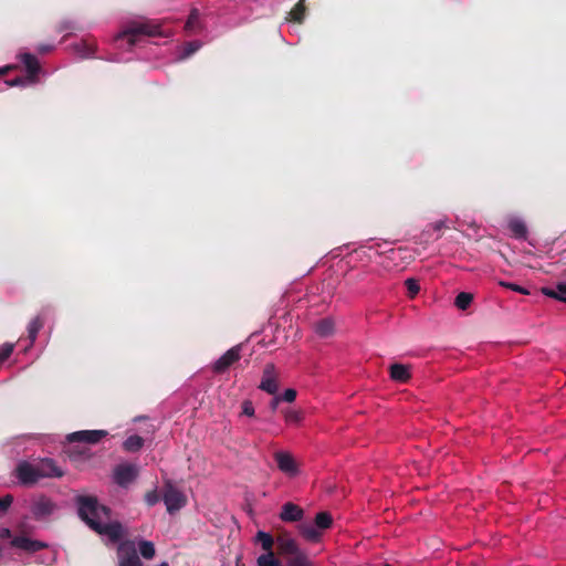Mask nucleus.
Here are the masks:
<instances>
[{"mask_svg":"<svg viewBox=\"0 0 566 566\" xmlns=\"http://www.w3.org/2000/svg\"><path fill=\"white\" fill-rule=\"evenodd\" d=\"M158 566H169L167 562H163L161 564H159Z\"/></svg>","mask_w":566,"mask_h":566,"instance_id":"obj_48","label":"nucleus"},{"mask_svg":"<svg viewBox=\"0 0 566 566\" xmlns=\"http://www.w3.org/2000/svg\"><path fill=\"white\" fill-rule=\"evenodd\" d=\"M40 480L45 478H62L64 472L59 468L54 460L43 459L35 463Z\"/></svg>","mask_w":566,"mask_h":566,"instance_id":"obj_11","label":"nucleus"},{"mask_svg":"<svg viewBox=\"0 0 566 566\" xmlns=\"http://www.w3.org/2000/svg\"><path fill=\"white\" fill-rule=\"evenodd\" d=\"M502 286L506 287V289H510L512 291H515V292H518L521 294H528V291L521 286V285H517V284H514V283H510V282H501L500 283Z\"/></svg>","mask_w":566,"mask_h":566,"instance_id":"obj_39","label":"nucleus"},{"mask_svg":"<svg viewBox=\"0 0 566 566\" xmlns=\"http://www.w3.org/2000/svg\"><path fill=\"white\" fill-rule=\"evenodd\" d=\"M334 329V321L328 317L322 318L315 324V332L321 337H328L333 335Z\"/></svg>","mask_w":566,"mask_h":566,"instance_id":"obj_21","label":"nucleus"},{"mask_svg":"<svg viewBox=\"0 0 566 566\" xmlns=\"http://www.w3.org/2000/svg\"><path fill=\"white\" fill-rule=\"evenodd\" d=\"M507 227L516 239H524L527 234V228L521 219H511Z\"/></svg>","mask_w":566,"mask_h":566,"instance_id":"obj_22","label":"nucleus"},{"mask_svg":"<svg viewBox=\"0 0 566 566\" xmlns=\"http://www.w3.org/2000/svg\"><path fill=\"white\" fill-rule=\"evenodd\" d=\"M11 537V531L7 527L0 528V539H7Z\"/></svg>","mask_w":566,"mask_h":566,"instance_id":"obj_42","label":"nucleus"},{"mask_svg":"<svg viewBox=\"0 0 566 566\" xmlns=\"http://www.w3.org/2000/svg\"><path fill=\"white\" fill-rule=\"evenodd\" d=\"M11 545L13 547H17V548H20V549H23L27 552H38V551L46 547V545L44 543H42L40 541H33L25 536H15L14 538H12Z\"/></svg>","mask_w":566,"mask_h":566,"instance_id":"obj_15","label":"nucleus"},{"mask_svg":"<svg viewBox=\"0 0 566 566\" xmlns=\"http://www.w3.org/2000/svg\"><path fill=\"white\" fill-rule=\"evenodd\" d=\"M280 401H282V400H281V398H280V396H275V397L271 400V402H270V407H271V409H272L273 411H274V410H276V408H277V406H279Z\"/></svg>","mask_w":566,"mask_h":566,"instance_id":"obj_44","label":"nucleus"},{"mask_svg":"<svg viewBox=\"0 0 566 566\" xmlns=\"http://www.w3.org/2000/svg\"><path fill=\"white\" fill-rule=\"evenodd\" d=\"M473 301V295L471 293H468V292H461L459 293L457 296H455V300H454V305L461 310V311H465L470 304L472 303Z\"/></svg>","mask_w":566,"mask_h":566,"instance_id":"obj_28","label":"nucleus"},{"mask_svg":"<svg viewBox=\"0 0 566 566\" xmlns=\"http://www.w3.org/2000/svg\"><path fill=\"white\" fill-rule=\"evenodd\" d=\"M307 557L306 553L297 546L293 553L285 556L289 566H300L302 562Z\"/></svg>","mask_w":566,"mask_h":566,"instance_id":"obj_25","label":"nucleus"},{"mask_svg":"<svg viewBox=\"0 0 566 566\" xmlns=\"http://www.w3.org/2000/svg\"><path fill=\"white\" fill-rule=\"evenodd\" d=\"M55 509L56 505L54 502L46 496H40L31 504V513L35 520H42L50 516Z\"/></svg>","mask_w":566,"mask_h":566,"instance_id":"obj_10","label":"nucleus"},{"mask_svg":"<svg viewBox=\"0 0 566 566\" xmlns=\"http://www.w3.org/2000/svg\"><path fill=\"white\" fill-rule=\"evenodd\" d=\"M77 514L90 528L101 535H106L116 542L123 536V526L119 522H111V509L101 504L96 496L78 495L75 499Z\"/></svg>","mask_w":566,"mask_h":566,"instance_id":"obj_1","label":"nucleus"},{"mask_svg":"<svg viewBox=\"0 0 566 566\" xmlns=\"http://www.w3.org/2000/svg\"><path fill=\"white\" fill-rule=\"evenodd\" d=\"M159 34H161L160 25L155 22L147 21L137 23L134 27L125 30L124 32L119 33L115 40L116 42L126 41L128 48H130L135 44L137 35L155 36Z\"/></svg>","mask_w":566,"mask_h":566,"instance_id":"obj_3","label":"nucleus"},{"mask_svg":"<svg viewBox=\"0 0 566 566\" xmlns=\"http://www.w3.org/2000/svg\"><path fill=\"white\" fill-rule=\"evenodd\" d=\"M382 566H391V565H389V564H385V565H382Z\"/></svg>","mask_w":566,"mask_h":566,"instance_id":"obj_49","label":"nucleus"},{"mask_svg":"<svg viewBox=\"0 0 566 566\" xmlns=\"http://www.w3.org/2000/svg\"><path fill=\"white\" fill-rule=\"evenodd\" d=\"M284 417L289 423H298L303 419L302 412L293 409L286 410Z\"/></svg>","mask_w":566,"mask_h":566,"instance_id":"obj_34","label":"nucleus"},{"mask_svg":"<svg viewBox=\"0 0 566 566\" xmlns=\"http://www.w3.org/2000/svg\"><path fill=\"white\" fill-rule=\"evenodd\" d=\"M298 546L296 541L292 538L287 534H281L276 537V548L277 553L285 557L290 553H293V551Z\"/></svg>","mask_w":566,"mask_h":566,"instance_id":"obj_16","label":"nucleus"},{"mask_svg":"<svg viewBox=\"0 0 566 566\" xmlns=\"http://www.w3.org/2000/svg\"><path fill=\"white\" fill-rule=\"evenodd\" d=\"M306 0H298L293 9L287 13L286 20L294 23H303L306 14Z\"/></svg>","mask_w":566,"mask_h":566,"instance_id":"obj_18","label":"nucleus"},{"mask_svg":"<svg viewBox=\"0 0 566 566\" xmlns=\"http://www.w3.org/2000/svg\"><path fill=\"white\" fill-rule=\"evenodd\" d=\"M144 442L140 436L132 434L123 442V449L126 452H138L143 448Z\"/></svg>","mask_w":566,"mask_h":566,"instance_id":"obj_23","label":"nucleus"},{"mask_svg":"<svg viewBox=\"0 0 566 566\" xmlns=\"http://www.w3.org/2000/svg\"><path fill=\"white\" fill-rule=\"evenodd\" d=\"M72 30H78L76 22L72 19H64L61 22H59L55 27V31L59 33Z\"/></svg>","mask_w":566,"mask_h":566,"instance_id":"obj_33","label":"nucleus"},{"mask_svg":"<svg viewBox=\"0 0 566 566\" xmlns=\"http://www.w3.org/2000/svg\"><path fill=\"white\" fill-rule=\"evenodd\" d=\"M304 517V510L292 503L286 502L282 505V510L280 513V518L283 522H300Z\"/></svg>","mask_w":566,"mask_h":566,"instance_id":"obj_13","label":"nucleus"},{"mask_svg":"<svg viewBox=\"0 0 566 566\" xmlns=\"http://www.w3.org/2000/svg\"><path fill=\"white\" fill-rule=\"evenodd\" d=\"M277 468L291 476L297 473V465L294 458L289 452H276L274 454Z\"/></svg>","mask_w":566,"mask_h":566,"instance_id":"obj_12","label":"nucleus"},{"mask_svg":"<svg viewBox=\"0 0 566 566\" xmlns=\"http://www.w3.org/2000/svg\"><path fill=\"white\" fill-rule=\"evenodd\" d=\"M201 48V43L199 41H190L185 43L182 48V52L180 54L181 59H188L193 53H196Z\"/></svg>","mask_w":566,"mask_h":566,"instance_id":"obj_32","label":"nucleus"},{"mask_svg":"<svg viewBox=\"0 0 566 566\" xmlns=\"http://www.w3.org/2000/svg\"><path fill=\"white\" fill-rule=\"evenodd\" d=\"M138 475V470L134 464H119L114 469V480L122 486L126 488Z\"/></svg>","mask_w":566,"mask_h":566,"instance_id":"obj_9","label":"nucleus"},{"mask_svg":"<svg viewBox=\"0 0 566 566\" xmlns=\"http://www.w3.org/2000/svg\"><path fill=\"white\" fill-rule=\"evenodd\" d=\"M544 294L566 303V283H558L555 289H544Z\"/></svg>","mask_w":566,"mask_h":566,"instance_id":"obj_24","label":"nucleus"},{"mask_svg":"<svg viewBox=\"0 0 566 566\" xmlns=\"http://www.w3.org/2000/svg\"><path fill=\"white\" fill-rule=\"evenodd\" d=\"M235 566H245V565L243 563H240V560L238 559Z\"/></svg>","mask_w":566,"mask_h":566,"instance_id":"obj_47","label":"nucleus"},{"mask_svg":"<svg viewBox=\"0 0 566 566\" xmlns=\"http://www.w3.org/2000/svg\"><path fill=\"white\" fill-rule=\"evenodd\" d=\"M118 566H143L132 541L123 542L117 548Z\"/></svg>","mask_w":566,"mask_h":566,"instance_id":"obj_5","label":"nucleus"},{"mask_svg":"<svg viewBox=\"0 0 566 566\" xmlns=\"http://www.w3.org/2000/svg\"><path fill=\"white\" fill-rule=\"evenodd\" d=\"M52 50H53V46H52V45H49V44H42V45H40V46L38 48V51H39L40 53H48V52H50V51H52Z\"/></svg>","mask_w":566,"mask_h":566,"instance_id":"obj_45","label":"nucleus"},{"mask_svg":"<svg viewBox=\"0 0 566 566\" xmlns=\"http://www.w3.org/2000/svg\"><path fill=\"white\" fill-rule=\"evenodd\" d=\"M159 494L156 490H151L145 494V502L148 506H154L159 502Z\"/></svg>","mask_w":566,"mask_h":566,"instance_id":"obj_37","label":"nucleus"},{"mask_svg":"<svg viewBox=\"0 0 566 566\" xmlns=\"http://www.w3.org/2000/svg\"><path fill=\"white\" fill-rule=\"evenodd\" d=\"M108 434L106 430H82L75 431L66 436V440L70 444L75 442H83L88 444H95ZM65 453L73 462H80L91 457L88 449L84 447L67 446L65 447Z\"/></svg>","mask_w":566,"mask_h":566,"instance_id":"obj_2","label":"nucleus"},{"mask_svg":"<svg viewBox=\"0 0 566 566\" xmlns=\"http://www.w3.org/2000/svg\"><path fill=\"white\" fill-rule=\"evenodd\" d=\"M9 67L0 69V77L8 72Z\"/></svg>","mask_w":566,"mask_h":566,"instance_id":"obj_46","label":"nucleus"},{"mask_svg":"<svg viewBox=\"0 0 566 566\" xmlns=\"http://www.w3.org/2000/svg\"><path fill=\"white\" fill-rule=\"evenodd\" d=\"M259 388L270 395H275L277 392L279 380L274 364L270 363L264 366Z\"/></svg>","mask_w":566,"mask_h":566,"instance_id":"obj_7","label":"nucleus"},{"mask_svg":"<svg viewBox=\"0 0 566 566\" xmlns=\"http://www.w3.org/2000/svg\"><path fill=\"white\" fill-rule=\"evenodd\" d=\"M21 62L27 70V80L31 83L36 81L38 74L41 71L40 63L35 55L31 53L21 54Z\"/></svg>","mask_w":566,"mask_h":566,"instance_id":"obj_14","label":"nucleus"},{"mask_svg":"<svg viewBox=\"0 0 566 566\" xmlns=\"http://www.w3.org/2000/svg\"><path fill=\"white\" fill-rule=\"evenodd\" d=\"M242 415L248 416V417L254 416V407H253L252 401L244 400L242 402Z\"/></svg>","mask_w":566,"mask_h":566,"instance_id":"obj_40","label":"nucleus"},{"mask_svg":"<svg viewBox=\"0 0 566 566\" xmlns=\"http://www.w3.org/2000/svg\"><path fill=\"white\" fill-rule=\"evenodd\" d=\"M256 541L261 543L262 548L266 552L265 554L273 553L274 539L269 533L259 531L256 533Z\"/></svg>","mask_w":566,"mask_h":566,"instance_id":"obj_27","label":"nucleus"},{"mask_svg":"<svg viewBox=\"0 0 566 566\" xmlns=\"http://www.w3.org/2000/svg\"><path fill=\"white\" fill-rule=\"evenodd\" d=\"M15 476L22 485H33L40 478L35 464L23 461L15 468Z\"/></svg>","mask_w":566,"mask_h":566,"instance_id":"obj_8","label":"nucleus"},{"mask_svg":"<svg viewBox=\"0 0 566 566\" xmlns=\"http://www.w3.org/2000/svg\"><path fill=\"white\" fill-rule=\"evenodd\" d=\"M43 327L42 319L36 316L34 317L28 325V334L31 343H33L36 339L39 331Z\"/></svg>","mask_w":566,"mask_h":566,"instance_id":"obj_29","label":"nucleus"},{"mask_svg":"<svg viewBox=\"0 0 566 566\" xmlns=\"http://www.w3.org/2000/svg\"><path fill=\"white\" fill-rule=\"evenodd\" d=\"M138 546L144 558L151 559L155 556L156 551L153 542L143 539L139 542Z\"/></svg>","mask_w":566,"mask_h":566,"instance_id":"obj_30","label":"nucleus"},{"mask_svg":"<svg viewBox=\"0 0 566 566\" xmlns=\"http://www.w3.org/2000/svg\"><path fill=\"white\" fill-rule=\"evenodd\" d=\"M23 83H24V78H22V77H15V78L7 82V84L9 86H18V85H21Z\"/></svg>","mask_w":566,"mask_h":566,"instance_id":"obj_43","label":"nucleus"},{"mask_svg":"<svg viewBox=\"0 0 566 566\" xmlns=\"http://www.w3.org/2000/svg\"><path fill=\"white\" fill-rule=\"evenodd\" d=\"M163 501L169 514H174L187 505V496L175 486L171 480L164 482Z\"/></svg>","mask_w":566,"mask_h":566,"instance_id":"obj_4","label":"nucleus"},{"mask_svg":"<svg viewBox=\"0 0 566 566\" xmlns=\"http://www.w3.org/2000/svg\"><path fill=\"white\" fill-rule=\"evenodd\" d=\"M315 526L321 530H327L333 524V517L328 512H319L315 516Z\"/></svg>","mask_w":566,"mask_h":566,"instance_id":"obj_26","label":"nucleus"},{"mask_svg":"<svg viewBox=\"0 0 566 566\" xmlns=\"http://www.w3.org/2000/svg\"><path fill=\"white\" fill-rule=\"evenodd\" d=\"M185 29L189 33H197L202 30V25L200 23V11L197 8L191 9Z\"/></svg>","mask_w":566,"mask_h":566,"instance_id":"obj_20","label":"nucleus"},{"mask_svg":"<svg viewBox=\"0 0 566 566\" xmlns=\"http://www.w3.org/2000/svg\"><path fill=\"white\" fill-rule=\"evenodd\" d=\"M241 346H233L227 350L219 359H217L212 366V370L216 374L226 373L234 363H237L241 355Z\"/></svg>","mask_w":566,"mask_h":566,"instance_id":"obj_6","label":"nucleus"},{"mask_svg":"<svg viewBox=\"0 0 566 566\" xmlns=\"http://www.w3.org/2000/svg\"><path fill=\"white\" fill-rule=\"evenodd\" d=\"M390 378L398 382H407L411 378L409 367L402 364H392L389 368Z\"/></svg>","mask_w":566,"mask_h":566,"instance_id":"obj_17","label":"nucleus"},{"mask_svg":"<svg viewBox=\"0 0 566 566\" xmlns=\"http://www.w3.org/2000/svg\"><path fill=\"white\" fill-rule=\"evenodd\" d=\"M13 348V344L10 343H6L2 346H0V363H3L11 356Z\"/></svg>","mask_w":566,"mask_h":566,"instance_id":"obj_36","label":"nucleus"},{"mask_svg":"<svg viewBox=\"0 0 566 566\" xmlns=\"http://www.w3.org/2000/svg\"><path fill=\"white\" fill-rule=\"evenodd\" d=\"M256 564L258 566H282L281 562L274 557V553L260 555Z\"/></svg>","mask_w":566,"mask_h":566,"instance_id":"obj_31","label":"nucleus"},{"mask_svg":"<svg viewBox=\"0 0 566 566\" xmlns=\"http://www.w3.org/2000/svg\"><path fill=\"white\" fill-rule=\"evenodd\" d=\"M405 284H406V287H407L408 294H409V296H410L411 298H412V297H415V296L419 293V291H420V285H419V283H418V281H417V280H415V279H408V280H406Z\"/></svg>","mask_w":566,"mask_h":566,"instance_id":"obj_35","label":"nucleus"},{"mask_svg":"<svg viewBox=\"0 0 566 566\" xmlns=\"http://www.w3.org/2000/svg\"><path fill=\"white\" fill-rule=\"evenodd\" d=\"M300 534L308 542L316 543L321 539V531L312 524L302 523L297 526Z\"/></svg>","mask_w":566,"mask_h":566,"instance_id":"obj_19","label":"nucleus"},{"mask_svg":"<svg viewBox=\"0 0 566 566\" xmlns=\"http://www.w3.org/2000/svg\"><path fill=\"white\" fill-rule=\"evenodd\" d=\"M296 390L289 388L286 389L282 396H280L281 400L286 402H293L296 398Z\"/></svg>","mask_w":566,"mask_h":566,"instance_id":"obj_41","label":"nucleus"},{"mask_svg":"<svg viewBox=\"0 0 566 566\" xmlns=\"http://www.w3.org/2000/svg\"><path fill=\"white\" fill-rule=\"evenodd\" d=\"M13 502V496L11 494H7L0 497V511L6 512Z\"/></svg>","mask_w":566,"mask_h":566,"instance_id":"obj_38","label":"nucleus"}]
</instances>
